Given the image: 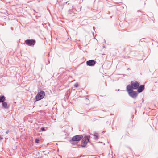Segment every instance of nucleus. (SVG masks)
Returning a JSON list of instances; mask_svg holds the SVG:
<instances>
[{"label": "nucleus", "instance_id": "1", "mask_svg": "<svg viewBox=\"0 0 158 158\" xmlns=\"http://www.w3.org/2000/svg\"><path fill=\"white\" fill-rule=\"evenodd\" d=\"M131 85H128L127 86L126 89H128L129 91L131 90V89H137L140 85L139 83L137 81L131 82Z\"/></svg>", "mask_w": 158, "mask_h": 158}, {"label": "nucleus", "instance_id": "2", "mask_svg": "<svg viewBox=\"0 0 158 158\" xmlns=\"http://www.w3.org/2000/svg\"><path fill=\"white\" fill-rule=\"evenodd\" d=\"M126 90L130 97L133 98H136L138 95V94L136 91H133V90L132 89H131L130 91H129L128 89H126Z\"/></svg>", "mask_w": 158, "mask_h": 158}, {"label": "nucleus", "instance_id": "3", "mask_svg": "<svg viewBox=\"0 0 158 158\" xmlns=\"http://www.w3.org/2000/svg\"><path fill=\"white\" fill-rule=\"evenodd\" d=\"M45 96V93L44 91H41L39 92L36 96V101H39L43 98Z\"/></svg>", "mask_w": 158, "mask_h": 158}, {"label": "nucleus", "instance_id": "4", "mask_svg": "<svg viewBox=\"0 0 158 158\" xmlns=\"http://www.w3.org/2000/svg\"><path fill=\"white\" fill-rule=\"evenodd\" d=\"M26 44L28 46L34 45L35 43V41L33 40H27L25 41Z\"/></svg>", "mask_w": 158, "mask_h": 158}, {"label": "nucleus", "instance_id": "5", "mask_svg": "<svg viewBox=\"0 0 158 158\" xmlns=\"http://www.w3.org/2000/svg\"><path fill=\"white\" fill-rule=\"evenodd\" d=\"M83 136L81 135H77L73 136L72 138V140L75 141H78L81 140L83 138Z\"/></svg>", "mask_w": 158, "mask_h": 158}, {"label": "nucleus", "instance_id": "6", "mask_svg": "<svg viewBox=\"0 0 158 158\" xmlns=\"http://www.w3.org/2000/svg\"><path fill=\"white\" fill-rule=\"evenodd\" d=\"M87 65L89 66H93L95 64V61L94 60H90L86 62Z\"/></svg>", "mask_w": 158, "mask_h": 158}, {"label": "nucleus", "instance_id": "7", "mask_svg": "<svg viewBox=\"0 0 158 158\" xmlns=\"http://www.w3.org/2000/svg\"><path fill=\"white\" fill-rule=\"evenodd\" d=\"M137 91L138 93H140L142 92L144 89V86L143 85H141L137 89Z\"/></svg>", "mask_w": 158, "mask_h": 158}, {"label": "nucleus", "instance_id": "8", "mask_svg": "<svg viewBox=\"0 0 158 158\" xmlns=\"http://www.w3.org/2000/svg\"><path fill=\"white\" fill-rule=\"evenodd\" d=\"M89 138L90 136L88 135L84 137L82 140H84L85 142L86 141V142H88L89 140Z\"/></svg>", "mask_w": 158, "mask_h": 158}, {"label": "nucleus", "instance_id": "9", "mask_svg": "<svg viewBox=\"0 0 158 158\" xmlns=\"http://www.w3.org/2000/svg\"><path fill=\"white\" fill-rule=\"evenodd\" d=\"M2 106L5 108L7 109L8 108V106H7V103L5 102H2Z\"/></svg>", "mask_w": 158, "mask_h": 158}, {"label": "nucleus", "instance_id": "10", "mask_svg": "<svg viewBox=\"0 0 158 158\" xmlns=\"http://www.w3.org/2000/svg\"><path fill=\"white\" fill-rule=\"evenodd\" d=\"M88 143V142H86V141L85 142L84 140H82L81 141V146L83 147H85L87 144Z\"/></svg>", "mask_w": 158, "mask_h": 158}, {"label": "nucleus", "instance_id": "11", "mask_svg": "<svg viewBox=\"0 0 158 158\" xmlns=\"http://www.w3.org/2000/svg\"><path fill=\"white\" fill-rule=\"evenodd\" d=\"M5 97L4 96H0V102H2L5 100Z\"/></svg>", "mask_w": 158, "mask_h": 158}, {"label": "nucleus", "instance_id": "12", "mask_svg": "<svg viewBox=\"0 0 158 158\" xmlns=\"http://www.w3.org/2000/svg\"><path fill=\"white\" fill-rule=\"evenodd\" d=\"M94 137V139H97L98 138V133H95L94 135H93Z\"/></svg>", "mask_w": 158, "mask_h": 158}, {"label": "nucleus", "instance_id": "13", "mask_svg": "<svg viewBox=\"0 0 158 158\" xmlns=\"http://www.w3.org/2000/svg\"><path fill=\"white\" fill-rule=\"evenodd\" d=\"M75 141L73 140L72 139H71V140H70V142L73 145H75L77 144V143L76 142H75Z\"/></svg>", "mask_w": 158, "mask_h": 158}, {"label": "nucleus", "instance_id": "14", "mask_svg": "<svg viewBox=\"0 0 158 158\" xmlns=\"http://www.w3.org/2000/svg\"><path fill=\"white\" fill-rule=\"evenodd\" d=\"M75 87L77 88L78 86V85L77 83H76L74 85Z\"/></svg>", "mask_w": 158, "mask_h": 158}, {"label": "nucleus", "instance_id": "15", "mask_svg": "<svg viewBox=\"0 0 158 158\" xmlns=\"http://www.w3.org/2000/svg\"><path fill=\"white\" fill-rule=\"evenodd\" d=\"M35 142L37 143H38L39 142V140L37 139H35Z\"/></svg>", "mask_w": 158, "mask_h": 158}, {"label": "nucleus", "instance_id": "16", "mask_svg": "<svg viewBox=\"0 0 158 158\" xmlns=\"http://www.w3.org/2000/svg\"><path fill=\"white\" fill-rule=\"evenodd\" d=\"M41 130L42 131H45V128L44 127L41 128Z\"/></svg>", "mask_w": 158, "mask_h": 158}, {"label": "nucleus", "instance_id": "17", "mask_svg": "<svg viewBox=\"0 0 158 158\" xmlns=\"http://www.w3.org/2000/svg\"><path fill=\"white\" fill-rule=\"evenodd\" d=\"M9 132V131L8 130L6 131V133L7 134Z\"/></svg>", "mask_w": 158, "mask_h": 158}, {"label": "nucleus", "instance_id": "18", "mask_svg": "<svg viewBox=\"0 0 158 158\" xmlns=\"http://www.w3.org/2000/svg\"><path fill=\"white\" fill-rule=\"evenodd\" d=\"M1 139V137H0V140Z\"/></svg>", "mask_w": 158, "mask_h": 158}]
</instances>
